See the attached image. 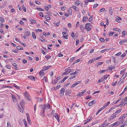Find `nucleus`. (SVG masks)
Here are the masks:
<instances>
[{
    "label": "nucleus",
    "instance_id": "obj_1",
    "mask_svg": "<svg viewBox=\"0 0 127 127\" xmlns=\"http://www.w3.org/2000/svg\"><path fill=\"white\" fill-rule=\"evenodd\" d=\"M91 24L89 23H88L86 24L84 28V29H86L87 31L88 32L91 30V28L90 27Z\"/></svg>",
    "mask_w": 127,
    "mask_h": 127
},
{
    "label": "nucleus",
    "instance_id": "obj_2",
    "mask_svg": "<svg viewBox=\"0 0 127 127\" xmlns=\"http://www.w3.org/2000/svg\"><path fill=\"white\" fill-rule=\"evenodd\" d=\"M50 107V105L49 104H45L43 106H42V109H43V113H44V110L46 109H49Z\"/></svg>",
    "mask_w": 127,
    "mask_h": 127
},
{
    "label": "nucleus",
    "instance_id": "obj_3",
    "mask_svg": "<svg viewBox=\"0 0 127 127\" xmlns=\"http://www.w3.org/2000/svg\"><path fill=\"white\" fill-rule=\"evenodd\" d=\"M65 91V90L64 88H62L61 89L60 92V95L61 97L63 96Z\"/></svg>",
    "mask_w": 127,
    "mask_h": 127
},
{
    "label": "nucleus",
    "instance_id": "obj_4",
    "mask_svg": "<svg viewBox=\"0 0 127 127\" xmlns=\"http://www.w3.org/2000/svg\"><path fill=\"white\" fill-rule=\"evenodd\" d=\"M53 116L57 120L58 122L60 121L59 118L58 113H56L54 114H53Z\"/></svg>",
    "mask_w": 127,
    "mask_h": 127
},
{
    "label": "nucleus",
    "instance_id": "obj_5",
    "mask_svg": "<svg viewBox=\"0 0 127 127\" xmlns=\"http://www.w3.org/2000/svg\"><path fill=\"white\" fill-rule=\"evenodd\" d=\"M69 68H70V67H69L67 68H66L65 69V71L67 72L68 74L70 72L73 71H74L73 69H69Z\"/></svg>",
    "mask_w": 127,
    "mask_h": 127
},
{
    "label": "nucleus",
    "instance_id": "obj_6",
    "mask_svg": "<svg viewBox=\"0 0 127 127\" xmlns=\"http://www.w3.org/2000/svg\"><path fill=\"white\" fill-rule=\"evenodd\" d=\"M70 7L74 9L75 11L77 12L79 11V8L75 5H72Z\"/></svg>",
    "mask_w": 127,
    "mask_h": 127
},
{
    "label": "nucleus",
    "instance_id": "obj_7",
    "mask_svg": "<svg viewBox=\"0 0 127 127\" xmlns=\"http://www.w3.org/2000/svg\"><path fill=\"white\" fill-rule=\"evenodd\" d=\"M81 82L80 81H78L76 83H74L71 86V88H73L76 87L78 84L80 83Z\"/></svg>",
    "mask_w": 127,
    "mask_h": 127
},
{
    "label": "nucleus",
    "instance_id": "obj_8",
    "mask_svg": "<svg viewBox=\"0 0 127 127\" xmlns=\"http://www.w3.org/2000/svg\"><path fill=\"white\" fill-rule=\"evenodd\" d=\"M96 102L95 100H94L89 103L88 105L89 106H92L93 104H95Z\"/></svg>",
    "mask_w": 127,
    "mask_h": 127
},
{
    "label": "nucleus",
    "instance_id": "obj_9",
    "mask_svg": "<svg viewBox=\"0 0 127 127\" xmlns=\"http://www.w3.org/2000/svg\"><path fill=\"white\" fill-rule=\"evenodd\" d=\"M51 67V66H45L43 67V69L44 70H46L47 69L50 68Z\"/></svg>",
    "mask_w": 127,
    "mask_h": 127
},
{
    "label": "nucleus",
    "instance_id": "obj_10",
    "mask_svg": "<svg viewBox=\"0 0 127 127\" xmlns=\"http://www.w3.org/2000/svg\"><path fill=\"white\" fill-rule=\"evenodd\" d=\"M92 119V117H91L89 119H87L85 121V122L84 123V124H86L88 122H90L91 121Z\"/></svg>",
    "mask_w": 127,
    "mask_h": 127
},
{
    "label": "nucleus",
    "instance_id": "obj_11",
    "mask_svg": "<svg viewBox=\"0 0 127 127\" xmlns=\"http://www.w3.org/2000/svg\"><path fill=\"white\" fill-rule=\"evenodd\" d=\"M120 124V122L119 121H117L112 124V125L113 127H116L118 125H119Z\"/></svg>",
    "mask_w": 127,
    "mask_h": 127
},
{
    "label": "nucleus",
    "instance_id": "obj_12",
    "mask_svg": "<svg viewBox=\"0 0 127 127\" xmlns=\"http://www.w3.org/2000/svg\"><path fill=\"white\" fill-rule=\"evenodd\" d=\"M44 70L43 69L41 70L40 71L39 74L40 76H42L44 75V73L43 72Z\"/></svg>",
    "mask_w": 127,
    "mask_h": 127
},
{
    "label": "nucleus",
    "instance_id": "obj_13",
    "mask_svg": "<svg viewBox=\"0 0 127 127\" xmlns=\"http://www.w3.org/2000/svg\"><path fill=\"white\" fill-rule=\"evenodd\" d=\"M28 78L30 79L33 80V81H35V78L34 77L32 76H28Z\"/></svg>",
    "mask_w": 127,
    "mask_h": 127
},
{
    "label": "nucleus",
    "instance_id": "obj_14",
    "mask_svg": "<svg viewBox=\"0 0 127 127\" xmlns=\"http://www.w3.org/2000/svg\"><path fill=\"white\" fill-rule=\"evenodd\" d=\"M71 35L72 37L73 38L75 39L76 38V36L75 35L74 33L73 32H71Z\"/></svg>",
    "mask_w": 127,
    "mask_h": 127
},
{
    "label": "nucleus",
    "instance_id": "obj_15",
    "mask_svg": "<svg viewBox=\"0 0 127 127\" xmlns=\"http://www.w3.org/2000/svg\"><path fill=\"white\" fill-rule=\"evenodd\" d=\"M124 80V78H123L122 77H121L120 80L118 84L119 85L121 84L123 82Z\"/></svg>",
    "mask_w": 127,
    "mask_h": 127
},
{
    "label": "nucleus",
    "instance_id": "obj_16",
    "mask_svg": "<svg viewBox=\"0 0 127 127\" xmlns=\"http://www.w3.org/2000/svg\"><path fill=\"white\" fill-rule=\"evenodd\" d=\"M12 97L14 102H16L17 101V99L16 98V97L13 95H12Z\"/></svg>",
    "mask_w": 127,
    "mask_h": 127
},
{
    "label": "nucleus",
    "instance_id": "obj_17",
    "mask_svg": "<svg viewBox=\"0 0 127 127\" xmlns=\"http://www.w3.org/2000/svg\"><path fill=\"white\" fill-rule=\"evenodd\" d=\"M71 91L70 90H66L65 92V94L66 95H68L70 94Z\"/></svg>",
    "mask_w": 127,
    "mask_h": 127
},
{
    "label": "nucleus",
    "instance_id": "obj_18",
    "mask_svg": "<svg viewBox=\"0 0 127 127\" xmlns=\"http://www.w3.org/2000/svg\"><path fill=\"white\" fill-rule=\"evenodd\" d=\"M24 102H23V101H20V105L22 107V108L23 109L24 107Z\"/></svg>",
    "mask_w": 127,
    "mask_h": 127
},
{
    "label": "nucleus",
    "instance_id": "obj_19",
    "mask_svg": "<svg viewBox=\"0 0 127 127\" xmlns=\"http://www.w3.org/2000/svg\"><path fill=\"white\" fill-rule=\"evenodd\" d=\"M122 109H119L118 110H117L115 112L114 114V115H116L117 114L119 113L121 111Z\"/></svg>",
    "mask_w": 127,
    "mask_h": 127
},
{
    "label": "nucleus",
    "instance_id": "obj_20",
    "mask_svg": "<svg viewBox=\"0 0 127 127\" xmlns=\"http://www.w3.org/2000/svg\"><path fill=\"white\" fill-rule=\"evenodd\" d=\"M106 121L105 120L102 124H101L100 126H99L98 127H106L105 126V122H106Z\"/></svg>",
    "mask_w": 127,
    "mask_h": 127
},
{
    "label": "nucleus",
    "instance_id": "obj_21",
    "mask_svg": "<svg viewBox=\"0 0 127 127\" xmlns=\"http://www.w3.org/2000/svg\"><path fill=\"white\" fill-rule=\"evenodd\" d=\"M32 34L33 38L34 39H35L36 38V35L35 34L34 32H32Z\"/></svg>",
    "mask_w": 127,
    "mask_h": 127
},
{
    "label": "nucleus",
    "instance_id": "obj_22",
    "mask_svg": "<svg viewBox=\"0 0 127 127\" xmlns=\"http://www.w3.org/2000/svg\"><path fill=\"white\" fill-rule=\"evenodd\" d=\"M116 116L115 115H114L113 116H111L108 118V120L110 121L111 119H112L114 118H115Z\"/></svg>",
    "mask_w": 127,
    "mask_h": 127
},
{
    "label": "nucleus",
    "instance_id": "obj_23",
    "mask_svg": "<svg viewBox=\"0 0 127 127\" xmlns=\"http://www.w3.org/2000/svg\"><path fill=\"white\" fill-rule=\"evenodd\" d=\"M68 76H67L64 78L63 79L61 80V81H60L61 82V83H63L68 78Z\"/></svg>",
    "mask_w": 127,
    "mask_h": 127
},
{
    "label": "nucleus",
    "instance_id": "obj_24",
    "mask_svg": "<svg viewBox=\"0 0 127 127\" xmlns=\"http://www.w3.org/2000/svg\"><path fill=\"white\" fill-rule=\"evenodd\" d=\"M24 94L25 96L26 97L27 96H28V97L30 96V95L27 92H25L24 93Z\"/></svg>",
    "mask_w": 127,
    "mask_h": 127
},
{
    "label": "nucleus",
    "instance_id": "obj_25",
    "mask_svg": "<svg viewBox=\"0 0 127 127\" xmlns=\"http://www.w3.org/2000/svg\"><path fill=\"white\" fill-rule=\"evenodd\" d=\"M17 49L19 50H23V48L21 46H20L17 47Z\"/></svg>",
    "mask_w": 127,
    "mask_h": 127
},
{
    "label": "nucleus",
    "instance_id": "obj_26",
    "mask_svg": "<svg viewBox=\"0 0 127 127\" xmlns=\"http://www.w3.org/2000/svg\"><path fill=\"white\" fill-rule=\"evenodd\" d=\"M109 75L108 74H106L104 76L103 78L105 80H106L109 76Z\"/></svg>",
    "mask_w": 127,
    "mask_h": 127
},
{
    "label": "nucleus",
    "instance_id": "obj_27",
    "mask_svg": "<svg viewBox=\"0 0 127 127\" xmlns=\"http://www.w3.org/2000/svg\"><path fill=\"white\" fill-rule=\"evenodd\" d=\"M42 80L43 83H45L47 82V81L46 79V77L45 76L42 79Z\"/></svg>",
    "mask_w": 127,
    "mask_h": 127
},
{
    "label": "nucleus",
    "instance_id": "obj_28",
    "mask_svg": "<svg viewBox=\"0 0 127 127\" xmlns=\"http://www.w3.org/2000/svg\"><path fill=\"white\" fill-rule=\"evenodd\" d=\"M39 39L42 41V42H46L47 41L44 39L42 38H39Z\"/></svg>",
    "mask_w": 127,
    "mask_h": 127
},
{
    "label": "nucleus",
    "instance_id": "obj_29",
    "mask_svg": "<svg viewBox=\"0 0 127 127\" xmlns=\"http://www.w3.org/2000/svg\"><path fill=\"white\" fill-rule=\"evenodd\" d=\"M109 12L111 15H112L113 12L112 9L111 8H109Z\"/></svg>",
    "mask_w": 127,
    "mask_h": 127
},
{
    "label": "nucleus",
    "instance_id": "obj_30",
    "mask_svg": "<svg viewBox=\"0 0 127 127\" xmlns=\"http://www.w3.org/2000/svg\"><path fill=\"white\" fill-rule=\"evenodd\" d=\"M45 18L47 20H50V17L48 15H46L45 16Z\"/></svg>",
    "mask_w": 127,
    "mask_h": 127
},
{
    "label": "nucleus",
    "instance_id": "obj_31",
    "mask_svg": "<svg viewBox=\"0 0 127 127\" xmlns=\"http://www.w3.org/2000/svg\"><path fill=\"white\" fill-rule=\"evenodd\" d=\"M115 68V67L114 66H111L109 67V70L111 71L113 69H114Z\"/></svg>",
    "mask_w": 127,
    "mask_h": 127
},
{
    "label": "nucleus",
    "instance_id": "obj_32",
    "mask_svg": "<svg viewBox=\"0 0 127 127\" xmlns=\"http://www.w3.org/2000/svg\"><path fill=\"white\" fill-rule=\"evenodd\" d=\"M25 33L26 35H29L30 34V32L28 31H26L25 32Z\"/></svg>",
    "mask_w": 127,
    "mask_h": 127
},
{
    "label": "nucleus",
    "instance_id": "obj_33",
    "mask_svg": "<svg viewBox=\"0 0 127 127\" xmlns=\"http://www.w3.org/2000/svg\"><path fill=\"white\" fill-rule=\"evenodd\" d=\"M113 30L115 31H116L117 32H120L121 31V30L120 29L117 28H114L113 29Z\"/></svg>",
    "mask_w": 127,
    "mask_h": 127
},
{
    "label": "nucleus",
    "instance_id": "obj_34",
    "mask_svg": "<svg viewBox=\"0 0 127 127\" xmlns=\"http://www.w3.org/2000/svg\"><path fill=\"white\" fill-rule=\"evenodd\" d=\"M80 3H81L80 1L79 0H78V1H76L75 2V3L77 5V6L79 5L80 4Z\"/></svg>",
    "mask_w": 127,
    "mask_h": 127
},
{
    "label": "nucleus",
    "instance_id": "obj_35",
    "mask_svg": "<svg viewBox=\"0 0 127 127\" xmlns=\"http://www.w3.org/2000/svg\"><path fill=\"white\" fill-rule=\"evenodd\" d=\"M68 12L70 15H71L72 14V11L71 9H69L68 10Z\"/></svg>",
    "mask_w": 127,
    "mask_h": 127
},
{
    "label": "nucleus",
    "instance_id": "obj_36",
    "mask_svg": "<svg viewBox=\"0 0 127 127\" xmlns=\"http://www.w3.org/2000/svg\"><path fill=\"white\" fill-rule=\"evenodd\" d=\"M102 58V56H100L97 57L96 58H95L94 59L95 60H98Z\"/></svg>",
    "mask_w": 127,
    "mask_h": 127
},
{
    "label": "nucleus",
    "instance_id": "obj_37",
    "mask_svg": "<svg viewBox=\"0 0 127 127\" xmlns=\"http://www.w3.org/2000/svg\"><path fill=\"white\" fill-rule=\"evenodd\" d=\"M105 10V8H103L101 9H100L99 11L98 12L99 13H101V12Z\"/></svg>",
    "mask_w": 127,
    "mask_h": 127
},
{
    "label": "nucleus",
    "instance_id": "obj_38",
    "mask_svg": "<svg viewBox=\"0 0 127 127\" xmlns=\"http://www.w3.org/2000/svg\"><path fill=\"white\" fill-rule=\"evenodd\" d=\"M43 98H38V101L39 102H41L42 101Z\"/></svg>",
    "mask_w": 127,
    "mask_h": 127
},
{
    "label": "nucleus",
    "instance_id": "obj_39",
    "mask_svg": "<svg viewBox=\"0 0 127 127\" xmlns=\"http://www.w3.org/2000/svg\"><path fill=\"white\" fill-rule=\"evenodd\" d=\"M30 20L31 21V23H35L36 22L35 20H32L31 19H30Z\"/></svg>",
    "mask_w": 127,
    "mask_h": 127
},
{
    "label": "nucleus",
    "instance_id": "obj_40",
    "mask_svg": "<svg viewBox=\"0 0 127 127\" xmlns=\"http://www.w3.org/2000/svg\"><path fill=\"white\" fill-rule=\"evenodd\" d=\"M95 61L94 59H93L91 60H90L88 62V64H91L93 62Z\"/></svg>",
    "mask_w": 127,
    "mask_h": 127
},
{
    "label": "nucleus",
    "instance_id": "obj_41",
    "mask_svg": "<svg viewBox=\"0 0 127 127\" xmlns=\"http://www.w3.org/2000/svg\"><path fill=\"white\" fill-rule=\"evenodd\" d=\"M99 121V120L96 121L95 122H94L93 123H92V125H94L95 124H96L98 123Z\"/></svg>",
    "mask_w": 127,
    "mask_h": 127
},
{
    "label": "nucleus",
    "instance_id": "obj_42",
    "mask_svg": "<svg viewBox=\"0 0 127 127\" xmlns=\"http://www.w3.org/2000/svg\"><path fill=\"white\" fill-rule=\"evenodd\" d=\"M88 19L87 17H85L83 18V22H85Z\"/></svg>",
    "mask_w": 127,
    "mask_h": 127
},
{
    "label": "nucleus",
    "instance_id": "obj_43",
    "mask_svg": "<svg viewBox=\"0 0 127 127\" xmlns=\"http://www.w3.org/2000/svg\"><path fill=\"white\" fill-rule=\"evenodd\" d=\"M127 75V73L126 72L124 73V74H123L122 77L123 78H124V79L126 77Z\"/></svg>",
    "mask_w": 127,
    "mask_h": 127
},
{
    "label": "nucleus",
    "instance_id": "obj_44",
    "mask_svg": "<svg viewBox=\"0 0 127 127\" xmlns=\"http://www.w3.org/2000/svg\"><path fill=\"white\" fill-rule=\"evenodd\" d=\"M83 94L82 93H81V92L79 93V94H78L77 95V96H81L83 95Z\"/></svg>",
    "mask_w": 127,
    "mask_h": 127
},
{
    "label": "nucleus",
    "instance_id": "obj_45",
    "mask_svg": "<svg viewBox=\"0 0 127 127\" xmlns=\"http://www.w3.org/2000/svg\"><path fill=\"white\" fill-rule=\"evenodd\" d=\"M76 77V76L75 75H74L73 76H72L70 77L69 79V80H71L72 79H74Z\"/></svg>",
    "mask_w": 127,
    "mask_h": 127
},
{
    "label": "nucleus",
    "instance_id": "obj_46",
    "mask_svg": "<svg viewBox=\"0 0 127 127\" xmlns=\"http://www.w3.org/2000/svg\"><path fill=\"white\" fill-rule=\"evenodd\" d=\"M98 5V4H94L93 6V8L94 9H95L96 7Z\"/></svg>",
    "mask_w": 127,
    "mask_h": 127
},
{
    "label": "nucleus",
    "instance_id": "obj_47",
    "mask_svg": "<svg viewBox=\"0 0 127 127\" xmlns=\"http://www.w3.org/2000/svg\"><path fill=\"white\" fill-rule=\"evenodd\" d=\"M122 99V98H120L119 99H118V100L116 101L115 102H113V104H116L118 102L120 101Z\"/></svg>",
    "mask_w": 127,
    "mask_h": 127
},
{
    "label": "nucleus",
    "instance_id": "obj_48",
    "mask_svg": "<svg viewBox=\"0 0 127 127\" xmlns=\"http://www.w3.org/2000/svg\"><path fill=\"white\" fill-rule=\"evenodd\" d=\"M0 21L2 22H4V18L3 17H0Z\"/></svg>",
    "mask_w": 127,
    "mask_h": 127
},
{
    "label": "nucleus",
    "instance_id": "obj_49",
    "mask_svg": "<svg viewBox=\"0 0 127 127\" xmlns=\"http://www.w3.org/2000/svg\"><path fill=\"white\" fill-rule=\"evenodd\" d=\"M110 103V101H108L105 104L104 106L106 107L109 105Z\"/></svg>",
    "mask_w": 127,
    "mask_h": 127
},
{
    "label": "nucleus",
    "instance_id": "obj_50",
    "mask_svg": "<svg viewBox=\"0 0 127 127\" xmlns=\"http://www.w3.org/2000/svg\"><path fill=\"white\" fill-rule=\"evenodd\" d=\"M80 69H78L77 70L75 71L74 72V74H76L78 72H80Z\"/></svg>",
    "mask_w": 127,
    "mask_h": 127
},
{
    "label": "nucleus",
    "instance_id": "obj_51",
    "mask_svg": "<svg viewBox=\"0 0 127 127\" xmlns=\"http://www.w3.org/2000/svg\"><path fill=\"white\" fill-rule=\"evenodd\" d=\"M18 105L19 110L21 112L23 113V110L20 107V106L19 105Z\"/></svg>",
    "mask_w": 127,
    "mask_h": 127
},
{
    "label": "nucleus",
    "instance_id": "obj_52",
    "mask_svg": "<svg viewBox=\"0 0 127 127\" xmlns=\"http://www.w3.org/2000/svg\"><path fill=\"white\" fill-rule=\"evenodd\" d=\"M7 127H11L10 123L9 122H7Z\"/></svg>",
    "mask_w": 127,
    "mask_h": 127
},
{
    "label": "nucleus",
    "instance_id": "obj_53",
    "mask_svg": "<svg viewBox=\"0 0 127 127\" xmlns=\"http://www.w3.org/2000/svg\"><path fill=\"white\" fill-rule=\"evenodd\" d=\"M5 67L6 68L8 69H10L11 68V66L10 65H7L5 66Z\"/></svg>",
    "mask_w": 127,
    "mask_h": 127
},
{
    "label": "nucleus",
    "instance_id": "obj_54",
    "mask_svg": "<svg viewBox=\"0 0 127 127\" xmlns=\"http://www.w3.org/2000/svg\"><path fill=\"white\" fill-rule=\"evenodd\" d=\"M79 22H77L76 23V24L75 25V27L76 28H77L78 27V26L79 25Z\"/></svg>",
    "mask_w": 127,
    "mask_h": 127
},
{
    "label": "nucleus",
    "instance_id": "obj_55",
    "mask_svg": "<svg viewBox=\"0 0 127 127\" xmlns=\"http://www.w3.org/2000/svg\"><path fill=\"white\" fill-rule=\"evenodd\" d=\"M103 80V79L102 78H100L98 81V83H100L102 82Z\"/></svg>",
    "mask_w": 127,
    "mask_h": 127
},
{
    "label": "nucleus",
    "instance_id": "obj_56",
    "mask_svg": "<svg viewBox=\"0 0 127 127\" xmlns=\"http://www.w3.org/2000/svg\"><path fill=\"white\" fill-rule=\"evenodd\" d=\"M107 71V70H101L100 71V74L105 72Z\"/></svg>",
    "mask_w": 127,
    "mask_h": 127
},
{
    "label": "nucleus",
    "instance_id": "obj_57",
    "mask_svg": "<svg viewBox=\"0 0 127 127\" xmlns=\"http://www.w3.org/2000/svg\"><path fill=\"white\" fill-rule=\"evenodd\" d=\"M91 97V96H86L85 98V99H90Z\"/></svg>",
    "mask_w": 127,
    "mask_h": 127
},
{
    "label": "nucleus",
    "instance_id": "obj_58",
    "mask_svg": "<svg viewBox=\"0 0 127 127\" xmlns=\"http://www.w3.org/2000/svg\"><path fill=\"white\" fill-rule=\"evenodd\" d=\"M112 60H113V62L114 63H115V57L113 56H112L111 57Z\"/></svg>",
    "mask_w": 127,
    "mask_h": 127
},
{
    "label": "nucleus",
    "instance_id": "obj_59",
    "mask_svg": "<svg viewBox=\"0 0 127 127\" xmlns=\"http://www.w3.org/2000/svg\"><path fill=\"white\" fill-rule=\"evenodd\" d=\"M121 54H122V53L121 52H118V53L116 54H115V55L116 56H119Z\"/></svg>",
    "mask_w": 127,
    "mask_h": 127
},
{
    "label": "nucleus",
    "instance_id": "obj_60",
    "mask_svg": "<svg viewBox=\"0 0 127 127\" xmlns=\"http://www.w3.org/2000/svg\"><path fill=\"white\" fill-rule=\"evenodd\" d=\"M79 40L78 39H76V45H77L79 43Z\"/></svg>",
    "mask_w": 127,
    "mask_h": 127
},
{
    "label": "nucleus",
    "instance_id": "obj_61",
    "mask_svg": "<svg viewBox=\"0 0 127 127\" xmlns=\"http://www.w3.org/2000/svg\"><path fill=\"white\" fill-rule=\"evenodd\" d=\"M114 108V107H112L109 109V111H107L108 112H109L111 111L112 110H113Z\"/></svg>",
    "mask_w": 127,
    "mask_h": 127
},
{
    "label": "nucleus",
    "instance_id": "obj_62",
    "mask_svg": "<svg viewBox=\"0 0 127 127\" xmlns=\"http://www.w3.org/2000/svg\"><path fill=\"white\" fill-rule=\"evenodd\" d=\"M99 39H100V41L102 42H104L105 40L104 38H100Z\"/></svg>",
    "mask_w": 127,
    "mask_h": 127
},
{
    "label": "nucleus",
    "instance_id": "obj_63",
    "mask_svg": "<svg viewBox=\"0 0 127 127\" xmlns=\"http://www.w3.org/2000/svg\"><path fill=\"white\" fill-rule=\"evenodd\" d=\"M127 115V114H125L123 115V116H122V118L124 119Z\"/></svg>",
    "mask_w": 127,
    "mask_h": 127
},
{
    "label": "nucleus",
    "instance_id": "obj_64",
    "mask_svg": "<svg viewBox=\"0 0 127 127\" xmlns=\"http://www.w3.org/2000/svg\"><path fill=\"white\" fill-rule=\"evenodd\" d=\"M51 57V56H48V55H46L45 56V57L47 60H48Z\"/></svg>",
    "mask_w": 127,
    "mask_h": 127
}]
</instances>
